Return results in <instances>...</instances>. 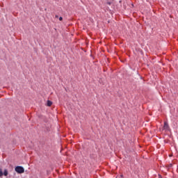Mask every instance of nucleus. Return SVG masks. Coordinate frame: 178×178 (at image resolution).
<instances>
[{"label":"nucleus","instance_id":"obj_1","mask_svg":"<svg viewBox=\"0 0 178 178\" xmlns=\"http://www.w3.org/2000/svg\"><path fill=\"white\" fill-rule=\"evenodd\" d=\"M15 172H17V173H24V168L22 166H17L15 168Z\"/></svg>","mask_w":178,"mask_h":178},{"label":"nucleus","instance_id":"obj_2","mask_svg":"<svg viewBox=\"0 0 178 178\" xmlns=\"http://www.w3.org/2000/svg\"><path fill=\"white\" fill-rule=\"evenodd\" d=\"M8 170H4V172H2V168H0V177H2L3 175L4 176H8Z\"/></svg>","mask_w":178,"mask_h":178},{"label":"nucleus","instance_id":"obj_3","mask_svg":"<svg viewBox=\"0 0 178 178\" xmlns=\"http://www.w3.org/2000/svg\"><path fill=\"white\" fill-rule=\"evenodd\" d=\"M163 129L169 130V124H168V122H164Z\"/></svg>","mask_w":178,"mask_h":178},{"label":"nucleus","instance_id":"obj_4","mask_svg":"<svg viewBox=\"0 0 178 178\" xmlns=\"http://www.w3.org/2000/svg\"><path fill=\"white\" fill-rule=\"evenodd\" d=\"M47 106H51L52 105V102H51V100H47Z\"/></svg>","mask_w":178,"mask_h":178},{"label":"nucleus","instance_id":"obj_5","mask_svg":"<svg viewBox=\"0 0 178 178\" xmlns=\"http://www.w3.org/2000/svg\"><path fill=\"white\" fill-rule=\"evenodd\" d=\"M59 20H60V22H62V20H63V17H59Z\"/></svg>","mask_w":178,"mask_h":178},{"label":"nucleus","instance_id":"obj_6","mask_svg":"<svg viewBox=\"0 0 178 178\" xmlns=\"http://www.w3.org/2000/svg\"><path fill=\"white\" fill-rule=\"evenodd\" d=\"M107 5L111 6V5H112V3H111V2H107Z\"/></svg>","mask_w":178,"mask_h":178},{"label":"nucleus","instance_id":"obj_7","mask_svg":"<svg viewBox=\"0 0 178 178\" xmlns=\"http://www.w3.org/2000/svg\"><path fill=\"white\" fill-rule=\"evenodd\" d=\"M55 17H56V19H58V17H59V16L56 15Z\"/></svg>","mask_w":178,"mask_h":178}]
</instances>
